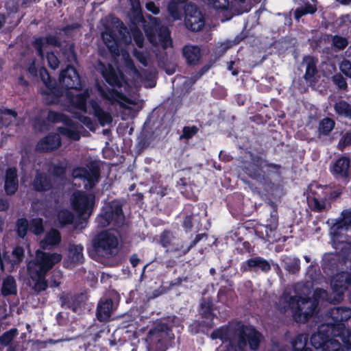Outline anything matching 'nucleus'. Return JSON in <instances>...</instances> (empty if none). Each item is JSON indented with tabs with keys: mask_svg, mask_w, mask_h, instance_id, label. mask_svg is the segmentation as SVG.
I'll list each match as a JSON object with an SVG mask.
<instances>
[{
	"mask_svg": "<svg viewBox=\"0 0 351 351\" xmlns=\"http://www.w3.org/2000/svg\"><path fill=\"white\" fill-rule=\"evenodd\" d=\"M243 169L249 178L259 184L269 185L272 178L280 176L282 166L269 162L261 155L251 154L250 160L243 163Z\"/></svg>",
	"mask_w": 351,
	"mask_h": 351,
	"instance_id": "1",
	"label": "nucleus"
},
{
	"mask_svg": "<svg viewBox=\"0 0 351 351\" xmlns=\"http://www.w3.org/2000/svg\"><path fill=\"white\" fill-rule=\"evenodd\" d=\"M261 338V332L255 328H248L239 322L234 324L230 346L234 351H247L248 344L250 350H256L260 346Z\"/></svg>",
	"mask_w": 351,
	"mask_h": 351,
	"instance_id": "2",
	"label": "nucleus"
},
{
	"mask_svg": "<svg viewBox=\"0 0 351 351\" xmlns=\"http://www.w3.org/2000/svg\"><path fill=\"white\" fill-rule=\"evenodd\" d=\"M119 237L120 233L115 228L101 231L93 239L94 251L102 257H113L118 252Z\"/></svg>",
	"mask_w": 351,
	"mask_h": 351,
	"instance_id": "3",
	"label": "nucleus"
},
{
	"mask_svg": "<svg viewBox=\"0 0 351 351\" xmlns=\"http://www.w3.org/2000/svg\"><path fill=\"white\" fill-rule=\"evenodd\" d=\"M97 221L98 226L101 228H106L110 224L121 228L125 222L123 204L118 199L105 204L97 217Z\"/></svg>",
	"mask_w": 351,
	"mask_h": 351,
	"instance_id": "4",
	"label": "nucleus"
},
{
	"mask_svg": "<svg viewBox=\"0 0 351 351\" xmlns=\"http://www.w3.org/2000/svg\"><path fill=\"white\" fill-rule=\"evenodd\" d=\"M265 224L258 225L254 228L255 234L264 242L272 243L279 239L277 236L278 227V213L277 206L272 203L267 211Z\"/></svg>",
	"mask_w": 351,
	"mask_h": 351,
	"instance_id": "5",
	"label": "nucleus"
},
{
	"mask_svg": "<svg viewBox=\"0 0 351 351\" xmlns=\"http://www.w3.org/2000/svg\"><path fill=\"white\" fill-rule=\"evenodd\" d=\"M283 302L286 305L283 307L284 311L288 309L292 311V317L297 323H306L310 319L309 313L306 308L308 296L291 295L285 293L282 295Z\"/></svg>",
	"mask_w": 351,
	"mask_h": 351,
	"instance_id": "6",
	"label": "nucleus"
},
{
	"mask_svg": "<svg viewBox=\"0 0 351 351\" xmlns=\"http://www.w3.org/2000/svg\"><path fill=\"white\" fill-rule=\"evenodd\" d=\"M170 332L171 330L165 324L157 325L150 329L145 339L147 350L166 351Z\"/></svg>",
	"mask_w": 351,
	"mask_h": 351,
	"instance_id": "7",
	"label": "nucleus"
},
{
	"mask_svg": "<svg viewBox=\"0 0 351 351\" xmlns=\"http://www.w3.org/2000/svg\"><path fill=\"white\" fill-rule=\"evenodd\" d=\"M73 178L82 180L85 183L86 189H93L99 182L101 174L99 162L91 160L85 167H77L72 170Z\"/></svg>",
	"mask_w": 351,
	"mask_h": 351,
	"instance_id": "8",
	"label": "nucleus"
},
{
	"mask_svg": "<svg viewBox=\"0 0 351 351\" xmlns=\"http://www.w3.org/2000/svg\"><path fill=\"white\" fill-rule=\"evenodd\" d=\"M146 36L154 46H161L164 49L172 45L169 28L156 23L145 27Z\"/></svg>",
	"mask_w": 351,
	"mask_h": 351,
	"instance_id": "9",
	"label": "nucleus"
},
{
	"mask_svg": "<svg viewBox=\"0 0 351 351\" xmlns=\"http://www.w3.org/2000/svg\"><path fill=\"white\" fill-rule=\"evenodd\" d=\"M95 197L93 194H87L84 191H77L73 193L71 206L79 217L87 215L90 217L93 213Z\"/></svg>",
	"mask_w": 351,
	"mask_h": 351,
	"instance_id": "10",
	"label": "nucleus"
},
{
	"mask_svg": "<svg viewBox=\"0 0 351 351\" xmlns=\"http://www.w3.org/2000/svg\"><path fill=\"white\" fill-rule=\"evenodd\" d=\"M178 217L181 219L180 226L186 233L198 232L202 226L201 217L191 204L184 205Z\"/></svg>",
	"mask_w": 351,
	"mask_h": 351,
	"instance_id": "11",
	"label": "nucleus"
},
{
	"mask_svg": "<svg viewBox=\"0 0 351 351\" xmlns=\"http://www.w3.org/2000/svg\"><path fill=\"white\" fill-rule=\"evenodd\" d=\"M62 255L58 253H48L42 252L37 254L36 261L32 263H29L33 270L37 271L39 276H46L47 272L53 267L60 262Z\"/></svg>",
	"mask_w": 351,
	"mask_h": 351,
	"instance_id": "12",
	"label": "nucleus"
},
{
	"mask_svg": "<svg viewBox=\"0 0 351 351\" xmlns=\"http://www.w3.org/2000/svg\"><path fill=\"white\" fill-rule=\"evenodd\" d=\"M214 310L215 305L210 299H207L201 302L199 313L203 320L202 322H196L194 324L191 325L192 330L195 328V333H198L201 330V327L213 328L214 319L216 317Z\"/></svg>",
	"mask_w": 351,
	"mask_h": 351,
	"instance_id": "13",
	"label": "nucleus"
},
{
	"mask_svg": "<svg viewBox=\"0 0 351 351\" xmlns=\"http://www.w3.org/2000/svg\"><path fill=\"white\" fill-rule=\"evenodd\" d=\"M329 171L337 180L347 184L351 177V161L349 156H341L330 165Z\"/></svg>",
	"mask_w": 351,
	"mask_h": 351,
	"instance_id": "14",
	"label": "nucleus"
},
{
	"mask_svg": "<svg viewBox=\"0 0 351 351\" xmlns=\"http://www.w3.org/2000/svg\"><path fill=\"white\" fill-rule=\"evenodd\" d=\"M328 199V186L319 184H312L308 197L311 208L315 212H322L326 208V202Z\"/></svg>",
	"mask_w": 351,
	"mask_h": 351,
	"instance_id": "15",
	"label": "nucleus"
},
{
	"mask_svg": "<svg viewBox=\"0 0 351 351\" xmlns=\"http://www.w3.org/2000/svg\"><path fill=\"white\" fill-rule=\"evenodd\" d=\"M184 23L188 29L192 32H198L204 27V18L196 5L187 4L184 8Z\"/></svg>",
	"mask_w": 351,
	"mask_h": 351,
	"instance_id": "16",
	"label": "nucleus"
},
{
	"mask_svg": "<svg viewBox=\"0 0 351 351\" xmlns=\"http://www.w3.org/2000/svg\"><path fill=\"white\" fill-rule=\"evenodd\" d=\"M96 69L102 75L105 80L113 87H121L125 83L122 73L116 70L112 65H106L99 61Z\"/></svg>",
	"mask_w": 351,
	"mask_h": 351,
	"instance_id": "17",
	"label": "nucleus"
},
{
	"mask_svg": "<svg viewBox=\"0 0 351 351\" xmlns=\"http://www.w3.org/2000/svg\"><path fill=\"white\" fill-rule=\"evenodd\" d=\"M328 315L333 321L330 324L332 329L337 328L338 332H346L344 322L351 317V308L344 306L333 307L328 311Z\"/></svg>",
	"mask_w": 351,
	"mask_h": 351,
	"instance_id": "18",
	"label": "nucleus"
},
{
	"mask_svg": "<svg viewBox=\"0 0 351 351\" xmlns=\"http://www.w3.org/2000/svg\"><path fill=\"white\" fill-rule=\"evenodd\" d=\"M160 243L167 251L177 252L182 256L185 247L183 243L176 238L170 230H165L160 235Z\"/></svg>",
	"mask_w": 351,
	"mask_h": 351,
	"instance_id": "19",
	"label": "nucleus"
},
{
	"mask_svg": "<svg viewBox=\"0 0 351 351\" xmlns=\"http://www.w3.org/2000/svg\"><path fill=\"white\" fill-rule=\"evenodd\" d=\"M60 84L68 89L78 90L81 87V80L77 70L68 66L62 70L60 75Z\"/></svg>",
	"mask_w": 351,
	"mask_h": 351,
	"instance_id": "20",
	"label": "nucleus"
},
{
	"mask_svg": "<svg viewBox=\"0 0 351 351\" xmlns=\"http://www.w3.org/2000/svg\"><path fill=\"white\" fill-rule=\"evenodd\" d=\"M271 265L268 261L261 256H255L243 262L241 265V271L244 272L259 271L267 273L271 270Z\"/></svg>",
	"mask_w": 351,
	"mask_h": 351,
	"instance_id": "21",
	"label": "nucleus"
},
{
	"mask_svg": "<svg viewBox=\"0 0 351 351\" xmlns=\"http://www.w3.org/2000/svg\"><path fill=\"white\" fill-rule=\"evenodd\" d=\"M32 187L38 193L47 192L54 188V181L50 175L38 170L32 181Z\"/></svg>",
	"mask_w": 351,
	"mask_h": 351,
	"instance_id": "22",
	"label": "nucleus"
},
{
	"mask_svg": "<svg viewBox=\"0 0 351 351\" xmlns=\"http://www.w3.org/2000/svg\"><path fill=\"white\" fill-rule=\"evenodd\" d=\"M215 9L230 10L240 14L247 10L243 7L245 0H204Z\"/></svg>",
	"mask_w": 351,
	"mask_h": 351,
	"instance_id": "23",
	"label": "nucleus"
},
{
	"mask_svg": "<svg viewBox=\"0 0 351 351\" xmlns=\"http://www.w3.org/2000/svg\"><path fill=\"white\" fill-rule=\"evenodd\" d=\"M332 327L330 324H322L318 327L317 332L313 333L310 339L311 345L315 349L323 348L325 343L326 342L329 335L332 333Z\"/></svg>",
	"mask_w": 351,
	"mask_h": 351,
	"instance_id": "24",
	"label": "nucleus"
},
{
	"mask_svg": "<svg viewBox=\"0 0 351 351\" xmlns=\"http://www.w3.org/2000/svg\"><path fill=\"white\" fill-rule=\"evenodd\" d=\"M49 135L46 136L40 140L36 145V150L39 152H49L57 149L61 146L60 134L55 133H49Z\"/></svg>",
	"mask_w": 351,
	"mask_h": 351,
	"instance_id": "25",
	"label": "nucleus"
},
{
	"mask_svg": "<svg viewBox=\"0 0 351 351\" xmlns=\"http://www.w3.org/2000/svg\"><path fill=\"white\" fill-rule=\"evenodd\" d=\"M19 188L17 169L16 167H9L6 169L4 189L8 195H14Z\"/></svg>",
	"mask_w": 351,
	"mask_h": 351,
	"instance_id": "26",
	"label": "nucleus"
},
{
	"mask_svg": "<svg viewBox=\"0 0 351 351\" xmlns=\"http://www.w3.org/2000/svg\"><path fill=\"white\" fill-rule=\"evenodd\" d=\"M113 301L111 298L101 300L97 306L96 316L101 322L109 321L113 311Z\"/></svg>",
	"mask_w": 351,
	"mask_h": 351,
	"instance_id": "27",
	"label": "nucleus"
},
{
	"mask_svg": "<svg viewBox=\"0 0 351 351\" xmlns=\"http://www.w3.org/2000/svg\"><path fill=\"white\" fill-rule=\"evenodd\" d=\"M326 295V291L323 289L317 288L313 291L312 297L308 296L309 300H308L306 308L308 311L310 319L318 312L319 300Z\"/></svg>",
	"mask_w": 351,
	"mask_h": 351,
	"instance_id": "28",
	"label": "nucleus"
},
{
	"mask_svg": "<svg viewBox=\"0 0 351 351\" xmlns=\"http://www.w3.org/2000/svg\"><path fill=\"white\" fill-rule=\"evenodd\" d=\"M81 298L82 296L79 294L63 293L60 297L61 306L76 312L81 306Z\"/></svg>",
	"mask_w": 351,
	"mask_h": 351,
	"instance_id": "29",
	"label": "nucleus"
},
{
	"mask_svg": "<svg viewBox=\"0 0 351 351\" xmlns=\"http://www.w3.org/2000/svg\"><path fill=\"white\" fill-rule=\"evenodd\" d=\"M34 47L36 50L38 56L43 58V49L47 45H53L59 47L60 45V41L56 36H48L45 38H39L35 40L34 42Z\"/></svg>",
	"mask_w": 351,
	"mask_h": 351,
	"instance_id": "30",
	"label": "nucleus"
},
{
	"mask_svg": "<svg viewBox=\"0 0 351 351\" xmlns=\"http://www.w3.org/2000/svg\"><path fill=\"white\" fill-rule=\"evenodd\" d=\"M234 328V324L222 326L214 330L210 337L213 339H220L223 343L228 342L230 346Z\"/></svg>",
	"mask_w": 351,
	"mask_h": 351,
	"instance_id": "31",
	"label": "nucleus"
},
{
	"mask_svg": "<svg viewBox=\"0 0 351 351\" xmlns=\"http://www.w3.org/2000/svg\"><path fill=\"white\" fill-rule=\"evenodd\" d=\"M346 278V271H341L336 274L331 279V287L335 293L339 296L343 295L344 292L348 289Z\"/></svg>",
	"mask_w": 351,
	"mask_h": 351,
	"instance_id": "32",
	"label": "nucleus"
},
{
	"mask_svg": "<svg viewBox=\"0 0 351 351\" xmlns=\"http://www.w3.org/2000/svg\"><path fill=\"white\" fill-rule=\"evenodd\" d=\"M61 242L60 232L56 229H51L48 232L44 239L40 241V247L44 250H49L58 245Z\"/></svg>",
	"mask_w": 351,
	"mask_h": 351,
	"instance_id": "33",
	"label": "nucleus"
},
{
	"mask_svg": "<svg viewBox=\"0 0 351 351\" xmlns=\"http://www.w3.org/2000/svg\"><path fill=\"white\" fill-rule=\"evenodd\" d=\"M101 37L112 55L114 56H119L121 53V50L119 48L117 42L112 34V31L110 29H106L101 34Z\"/></svg>",
	"mask_w": 351,
	"mask_h": 351,
	"instance_id": "34",
	"label": "nucleus"
},
{
	"mask_svg": "<svg viewBox=\"0 0 351 351\" xmlns=\"http://www.w3.org/2000/svg\"><path fill=\"white\" fill-rule=\"evenodd\" d=\"M282 263L284 269L291 274H296L300 270V260L298 257L286 256Z\"/></svg>",
	"mask_w": 351,
	"mask_h": 351,
	"instance_id": "35",
	"label": "nucleus"
},
{
	"mask_svg": "<svg viewBox=\"0 0 351 351\" xmlns=\"http://www.w3.org/2000/svg\"><path fill=\"white\" fill-rule=\"evenodd\" d=\"M183 55L189 64H196L200 58V49L197 46L186 45L183 48Z\"/></svg>",
	"mask_w": 351,
	"mask_h": 351,
	"instance_id": "36",
	"label": "nucleus"
},
{
	"mask_svg": "<svg viewBox=\"0 0 351 351\" xmlns=\"http://www.w3.org/2000/svg\"><path fill=\"white\" fill-rule=\"evenodd\" d=\"M27 271L30 278L33 280L36 281L34 287V290L36 292H41L45 291L48 287L47 282L45 280V276H39V275L38 274V271L33 270L30 265H28L27 266Z\"/></svg>",
	"mask_w": 351,
	"mask_h": 351,
	"instance_id": "37",
	"label": "nucleus"
},
{
	"mask_svg": "<svg viewBox=\"0 0 351 351\" xmlns=\"http://www.w3.org/2000/svg\"><path fill=\"white\" fill-rule=\"evenodd\" d=\"M67 95L73 106L82 111H86V99L89 96L87 90L75 95L69 91Z\"/></svg>",
	"mask_w": 351,
	"mask_h": 351,
	"instance_id": "38",
	"label": "nucleus"
},
{
	"mask_svg": "<svg viewBox=\"0 0 351 351\" xmlns=\"http://www.w3.org/2000/svg\"><path fill=\"white\" fill-rule=\"evenodd\" d=\"M1 291L2 295L4 297L16 294V284L13 276H8L5 279H3Z\"/></svg>",
	"mask_w": 351,
	"mask_h": 351,
	"instance_id": "39",
	"label": "nucleus"
},
{
	"mask_svg": "<svg viewBox=\"0 0 351 351\" xmlns=\"http://www.w3.org/2000/svg\"><path fill=\"white\" fill-rule=\"evenodd\" d=\"M301 66H304L306 69L304 75L305 80L306 81L311 80L312 77L317 73V68L313 58L311 56H306L304 58Z\"/></svg>",
	"mask_w": 351,
	"mask_h": 351,
	"instance_id": "40",
	"label": "nucleus"
},
{
	"mask_svg": "<svg viewBox=\"0 0 351 351\" xmlns=\"http://www.w3.org/2000/svg\"><path fill=\"white\" fill-rule=\"evenodd\" d=\"M67 169V164L59 161L56 164H52L48 169V172L54 178L62 180L65 177Z\"/></svg>",
	"mask_w": 351,
	"mask_h": 351,
	"instance_id": "41",
	"label": "nucleus"
},
{
	"mask_svg": "<svg viewBox=\"0 0 351 351\" xmlns=\"http://www.w3.org/2000/svg\"><path fill=\"white\" fill-rule=\"evenodd\" d=\"M68 257L71 262L79 264L83 262V247L81 245H70Z\"/></svg>",
	"mask_w": 351,
	"mask_h": 351,
	"instance_id": "42",
	"label": "nucleus"
},
{
	"mask_svg": "<svg viewBox=\"0 0 351 351\" xmlns=\"http://www.w3.org/2000/svg\"><path fill=\"white\" fill-rule=\"evenodd\" d=\"M17 113L9 109H0V130L1 125H9L16 121Z\"/></svg>",
	"mask_w": 351,
	"mask_h": 351,
	"instance_id": "43",
	"label": "nucleus"
},
{
	"mask_svg": "<svg viewBox=\"0 0 351 351\" xmlns=\"http://www.w3.org/2000/svg\"><path fill=\"white\" fill-rule=\"evenodd\" d=\"M92 108L93 110L94 114L97 117L101 125H104L110 123L112 121L111 115L104 111L97 103H92Z\"/></svg>",
	"mask_w": 351,
	"mask_h": 351,
	"instance_id": "44",
	"label": "nucleus"
},
{
	"mask_svg": "<svg viewBox=\"0 0 351 351\" xmlns=\"http://www.w3.org/2000/svg\"><path fill=\"white\" fill-rule=\"evenodd\" d=\"M47 118L49 121L53 123H62L64 125L67 126H70L73 124L72 120L68 117L55 111H49Z\"/></svg>",
	"mask_w": 351,
	"mask_h": 351,
	"instance_id": "45",
	"label": "nucleus"
},
{
	"mask_svg": "<svg viewBox=\"0 0 351 351\" xmlns=\"http://www.w3.org/2000/svg\"><path fill=\"white\" fill-rule=\"evenodd\" d=\"M57 217L62 227L71 225L74 221V215L68 209L60 210L58 213Z\"/></svg>",
	"mask_w": 351,
	"mask_h": 351,
	"instance_id": "46",
	"label": "nucleus"
},
{
	"mask_svg": "<svg viewBox=\"0 0 351 351\" xmlns=\"http://www.w3.org/2000/svg\"><path fill=\"white\" fill-rule=\"evenodd\" d=\"M29 223L26 218H19L16 221V228L18 236L23 239L29 230Z\"/></svg>",
	"mask_w": 351,
	"mask_h": 351,
	"instance_id": "47",
	"label": "nucleus"
},
{
	"mask_svg": "<svg viewBox=\"0 0 351 351\" xmlns=\"http://www.w3.org/2000/svg\"><path fill=\"white\" fill-rule=\"evenodd\" d=\"M29 230L35 235L43 233L45 228L43 219L40 217L32 219L29 222Z\"/></svg>",
	"mask_w": 351,
	"mask_h": 351,
	"instance_id": "48",
	"label": "nucleus"
},
{
	"mask_svg": "<svg viewBox=\"0 0 351 351\" xmlns=\"http://www.w3.org/2000/svg\"><path fill=\"white\" fill-rule=\"evenodd\" d=\"M99 90L103 98L111 102L118 101L121 98V95L114 89L104 90L99 87Z\"/></svg>",
	"mask_w": 351,
	"mask_h": 351,
	"instance_id": "49",
	"label": "nucleus"
},
{
	"mask_svg": "<svg viewBox=\"0 0 351 351\" xmlns=\"http://www.w3.org/2000/svg\"><path fill=\"white\" fill-rule=\"evenodd\" d=\"M17 335L18 330L16 328H11L5 331L0 336V345L4 346H9Z\"/></svg>",
	"mask_w": 351,
	"mask_h": 351,
	"instance_id": "50",
	"label": "nucleus"
},
{
	"mask_svg": "<svg viewBox=\"0 0 351 351\" xmlns=\"http://www.w3.org/2000/svg\"><path fill=\"white\" fill-rule=\"evenodd\" d=\"M243 195L241 193H234L227 197V204L229 208L241 209Z\"/></svg>",
	"mask_w": 351,
	"mask_h": 351,
	"instance_id": "51",
	"label": "nucleus"
},
{
	"mask_svg": "<svg viewBox=\"0 0 351 351\" xmlns=\"http://www.w3.org/2000/svg\"><path fill=\"white\" fill-rule=\"evenodd\" d=\"M316 7L307 3L303 6L298 8L295 11V19L299 20L300 17L306 14H313L316 11Z\"/></svg>",
	"mask_w": 351,
	"mask_h": 351,
	"instance_id": "52",
	"label": "nucleus"
},
{
	"mask_svg": "<svg viewBox=\"0 0 351 351\" xmlns=\"http://www.w3.org/2000/svg\"><path fill=\"white\" fill-rule=\"evenodd\" d=\"M341 337L343 342L340 351H351V329H348L346 332H339L337 334Z\"/></svg>",
	"mask_w": 351,
	"mask_h": 351,
	"instance_id": "53",
	"label": "nucleus"
},
{
	"mask_svg": "<svg viewBox=\"0 0 351 351\" xmlns=\"http://www.w3.org/2000/svg\"><path fill=\"white\" fill-rule=\"evenodd\" d=\"M336 112L341 116L351 117V105L344 101H341L335 105Z\"/></svg>",
	"mask_w": 351,
	"mask_h": 351,
	"instance_id": "54",
	"label": "nucleus"
},
{
	"mask_svg": "<svg viewBox=\"0 0 351 351\" xmlns=\"http://www.w3.org/2000/svg\"><path fill=\"white\" fill-rule=\"evenodd\" d=\"M341 346L342 344L338 340L329 335L322 351H340Z\"/></svg>",
	"mask_w": 351,
	"mask_h": 351,
	"instance_id": "55",
	"label": "nucleus"
},
{
	"mask_svg": "<svg viewBox=\"0 0 351 351\" xmlns=\"http://www.w3.org/2000/svg\"><path fill=\"white\" fill-rule=\"evenodd\" d=\"M342 219L337 223V228L346 229L351 228V209L344 210L341 212Z\"/></svg>",
	"mask_w": 351,
	"mask_h": 351,
	"instance_id": "56",
	"label": "nucleus"
},
{
	"mask_svg": "<svg viewBox=\"0 0 351 351\" xmlns=\"http://www.w3.org/2000/svg\"><path fill=\"white\" fill-rule=\"evenodd\" d=\"M168 11L173 20H180L182 19V12L178 4L175 1H171L168 5Z\"/></svg>",
	"mask_w": 351,
	"mask_h": 351,
	"instance_id": "57",
	"label": "nucleus"
},
{
	"mask_svg": "<svg viewBox=\"0 0 351 351\" xmlns=\"http://www.w3.org/2000/svg\"><path fill=\"white\" fill-rule=\"evenodd\" d=\"M12 256L13 257L12 264H19L22 262L25 256V251L23 247H15L12 250Z\"/></svg>",
	"mask_w": 351,
	"mask_h": 351,
	"instance_id": "58",
	"label": "nucleus"
},
{
	"mask_svg": "<svg viewBox=\"0 0 351 351\" xmlns=\"http://www.w3.org/2000/svg\"><path fill=\"white\" fill-rule=\"evenodd\" d=\"M348 45V40L344 37L334 36L332 38V45L337 50H342L345 49Z\"/></svg>",
	"mask_w": 351,
	"mask_h": 351,
	"instance_id": "59",
	"label": "nucleus"
},
{
	"mask_svg": "<svg viewBox=\"0 0 351 351\" xmlns=\"http://www.w3.org/2000/svg\"><path fill=\"white\" fill-rule=\"evenodd\" d=\"M335 127V121L328 117L323 119L319 126V132H331Z\"/></svg>",
	"mask_w": 351,
	"mask_h": 351,
	"instance_id": "60",
	"label": "nucleus"
},
{
	"mask_svg": "<svg viewBox=\"0 0 351 351\" xmlns=\"http://www.w3.org/2000/svg\"><path fill=\"white\" fill-rule=\"evenodd\" d=\"M131 32L135 43L138 47L142 48L144 43V36L142 32L137 27L132 28Z\"/></svg>",
	"mask_w": 351,
	"mask_h": 351,
	"instance_id": "61",
	"label": "nucleus"
},
{
	"mask_svg": "<svg viewBox=\"0 0 351 351\" xmlns=\"http://www.w3.org/2000/svg\"><path fill=\"white\" fill-rule=\"evenodd\" d=\"M62 53L68 62H73L75 61L76 55L74 52L73 46L72 45H66L63 49Z\"/></svg>",
	"mask_w": 351,
	"mask_h": 351,
	"instance_id": "62",
	"label": "nucleus"
},
{
	"mask_svg": "<svg viewBox=\"0 0 351 351\" xmlns=\"http://www.w3.org/2000/svg\"><path fill=\"white\" fill-rule=\"evenodd\" d=\"M293 349L294 351H313L311 348L306 347V343L302 341V337H298L293 341Z\"/></svg>",
	"mask_w": 351,
	"mask_h": 351,
	"instance_id": "63",
	"label": "nucleus"
},
{
	"mask_svg": "<svg viewBox=\"0 0 351 351\" xmlns=\"http://www.w3.org/2000/svg\"><path fill=\"white\" fill-rule=\"evenodd\" d=\"M351 145V133H346L339 140L337 145V148L340 151H343L344 149Z\"/></svg>",
	"mask_w": 351,
	"mask_h": 351,
	"instance_id": "64",
	"label": "nucleus"
}]
</instances>
